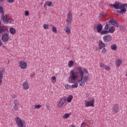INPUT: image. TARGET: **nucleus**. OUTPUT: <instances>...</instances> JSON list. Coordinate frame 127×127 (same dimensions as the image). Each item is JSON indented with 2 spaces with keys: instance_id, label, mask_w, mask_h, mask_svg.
Returning a JSON list of instances; mask_svg holds the SVG:
<instances>
[{
  "instance_id": "1",
  "label": "nucleus",
  "mask_w": 127,
  "mask_h": 127,
  "mask_svg": "<svg viewBox=\"0 0 127 127\" xmlns=\"http://www.w3.org/2000/svg\"><path fill=\"white\" fill-rule=\"evenodd\" d=\"M79 76V79H77L78 82H80L79 86L84 87L85 82H86L90 78L89 72L86 68H82L81 66H78L76 70H71L68 79L69 83L74 84L76 82V79Z\"/></svg>"
},
{
  "instance_id": "2",
  "label": "nucleus",
  "mask_w": 127,
  "mask_h": 127,
  "mask_svg": "<svg viewBox=\"0 0 127 127\" xmlns=\"http://www.w3.org/2000/svg\"><path fill=\"white\" fill-rule=\"evenodd\" d=\"M110 6H113L115 9H121V11H118L119 13H121L122 14H124V13H126L127 12V4L124 3L122 4L118 2L115 3L114 4H110Z\"/></svg>"
},
{
  "instance_id": "3",
  "label": "nucleus",
  "mask_w": 127,
  "mask_h": 127,
  "mask_svg": "<svg viewBox=\"0 0 127 127\" xmlns=\"http://www.w3.org/2000/svg\"><path fill=\"white\" fill-rule=\"evenodd\" d=\"M111 24H112V25H114L116 27H119V26H120V23H119V22H118L117 20L112 19L110 20L109 23H106V24L104 27V30H109L110 27H111Z\"/></svg>"
},
{
  "instance_id": "4",
  "label": "nucleus",
  "mask_w": 127,
  "mask_h": 127,
  "mask_svg": "<svg viewBox=\"0 0 127 127\" xmlns=\"http://www.w3.org/2000/svg\"><path fill=\"white\" fill-rule=\"evenodd\" d=\"M15 122L17 124V126L18 127H26L25 121L24 120H22L19 118V117H16L15 119Z\"/></svg>"
},
{
  "instance_id": "5",
  "label": "nucleus",
  "mask_w": 127,
  "mask_h": 127,
  "mask_svg": "<svg viewBox=\"0 0 127 127\" xmlns=\"http://www.w3.org/2000/svg\"><path fill=\"white\" fill-rule=\"evenodd\" d=\"M93 28H94V29H97V32L98 33H100V32H101L102 30H103V25L99 22H97L95 24H94Z\"/></svg>"
},
{
  "instance_id": "6",
  "label": "nucleus",
  "mask_w": 127,
  "mask_h": 127,
  "mask_svg": "<svg viewBox=\"0 0 127 127\" xmlns=\"http://www.w3.org/2000/svg\"><path fill=\"white\" fill-rule=\"evenodd\" d=\"M73 19V15H72V13L71 11H68L67 12V16L66 18V22L67 25H69V24H70L72 22V20Z\"/></svg>"
},
{
  "instance_id": "7",
  "label": "nucleus",
  "mask_w": 127,
  "mask_h": 127,
  "mask_svg": "<svg viewBox=\"0 0 127 127\" xmlns=\"http://www.w3.org/2000/svg\"><path fill=\"white\" fill-rule=\"evenodd\" d=\"M1 40L3 42H8L9 40V35L6 33H3L1 35Z\"/></svg>"
},
{
  "instance_id": "8",
  "label": "nucleus",
  "mask_w": 127,
  "mask_h": 127,
  "mask_svg": "<svg viewBox=\"0 0 127 127\" xmlns=\"http://www.w3.org/2000/svg\"><path fill=\"white\" fill-rule=\"evenodd\" d=\"M112 112L115 113L120 112V104L118 103L114 104L112 107Z\"/></svg>"
},
{
  "instance_id": "9",
  "label": "nucleus",
  "mask_w": 127,
  "mask_h": 127,
  "mask_svg": "<svg viewBox=\"0 0 127 127\" xmlns=\"http://www.w3.org/2000/svg\"><path fill=\"white\" fill-rule=\"evenodd\" d=\"M66 103V98H63L61 99V100H60L58 104V108L59 109H60V108H62L63 105Z\"/></svg>"
},
{
  "instance_id": "10",
  "label": "nucleus",
  "mask_w": 127,
  "mask_h": 127,
  "mask_svg": "<svg viewBox=\"0 0 127 127\" xmlns=\"http://www.w3.org/2000/svg\"><path fill=\"white\" fill-rule=\"evenodd\" d=\"M112 39V36L110 35H107L103 36V40L104 42H109Z\"/></svg>"
},
{
  "instance_id": "11",
  "label": "nucleus",
  "mask_w": 127,
  "mask_h": 127,
  "mask_svg": "<svg viewBox=\"0 0 127 127\" xmlns=\"http://www.w3.org/2000/svg\"><path fill=\"white\" fill-rule=\"evenodd\" d=\"M19 66L21 69H26L27 68V64L24 62H19Z\"/></svg>"
},
{
  "instance_id": "12",
  "label": "nucleus",
  "mask_w": 127,
  "mask_h": 127,
  "mask_svg": "<svg viewBox=\"0 0 127 127\" xmlns=\"http://www.w3.org/2000/svg\"><path fill=\"white\" fill-rule=\"evenodd\" d=\"M18 103L19 101L17 100H15L13 102L14 106L13 107L14 111H18Z\"/></svg>"
},
{
  "instance_id": "13",
  "label": "nucleus",
  "mask_w": 127,
  "mask_h": 127,
  "mask_svg": "<svg viewBox=\"0 0 127 127\" xmlns=\"http://www.w3.org/2000/svg\"><path fill=\"white\" fill-rule=\"evenodd\" d=\"M8 30L7 26H1L0 27V33H2V32H6Z\"/></svg>"
},
{
  "instance_id": "14",
  "label": "nucleus",
  "mask_w": 127,
  "mask_h": 127,
  "mask_svg": "<svg viewBox=\"0 0 127 127\" xmlns=\"http://www.w3.org/2000/svg\"><path fill=\"white\" fill-rule=\"evenodd\" d=\"M95 103V99H92L91 101L88 102L86 104V107H94V104Z\"/></svg>"
},
{
  "instance_id": "15",
  "label": "nucleus",
  "mask_w": 127,
  "mask_h": 127,
  "mask_svg": "<svg viewBox=\"0 0 127 127\" xmlns=\"http://www.w3.org/2000/svg\"><path fill=\"white\" fill-rule=\"evenodd\" d=\"M9 15H2L1 16V19L3 20V22L4 23H7V17H8Z\"/></svg>"
},
{
  "instance_id": "16",
  "label": "nucleus",
  "mask_w": 127,
  "mask_h": 127,
  "mask_svg": "<svg viewBox=\"0 0 127 127\" xmlns=\"http://www.w3.org/2000/svg\"><path fill=\"white\" fill-rule=\"evenodd\" d=\"M99 49L101 50L103 49V48H105V47H106V44H105L102 40H100L99 41Z\"/></svg>"
},
{
  "instance_id": "17",
  "label": "nucleus",
  "mask_w": 127,
  "mask_h": 127,
  "mask_svg": "<svg viewBox=\"0 0 127 127\" xmlns=\"http://www.w3.org/2000/svg\"><path fill=\"white\" fill-rule=\"evenodd\" d=\"M23 89L24 90H28V89H29V85H28V82H27V81H25L23 82Z\"/></svg>"
},
{
  "instance_id": "18",
  "label": "nucleus",
  "mask_w": 127,
  "mask_h": 127,
  "mask_svg": "<svg viewBox=\"0 0 127 127\" xmlns=\"http://www.w3.org/2000/svg\"><path fill=\"white\" fill-rule=\"evenodd\" d=\"M115 30H116L115 27L110 26V27L108 31L109 33H114V32H115Z\"/></svg>"
},
{
  "instance_id": "19",
  "label": "nucleus",
  "mask_w": 127,
  "mask_h": 127,
  "mask_svg": "<svg viewBox=\"0 0 127 127\" xmlns=\"http://www.w3.org/2000/svg\"><path fill=\"white\" fill-rule=\"evenodd\" d=\"M115 63L117 66V67H120L122 64H123V61H121V60L119 59L116 61Z\"/></svg>"
},
{
  "instance_id": "20",
  "label": "nucleus",
  "mask_w": 127,
  "mask_h": 127,
  "mask_svg": "<svg viewBox=\"0 0 127 127\" xmlns=\"http://www.w3.org/2000/svg\"><path fill=\"white\" fill-rule=\"evenodd\" d=\"M2 78H3V73H2V70L0 71V86L2 83Z\"/></svg>"
},
{
  "instance_id": "21",
  "label": "nucleus",
  "mask_w": 127,
  "mask_h": 127,
  "mask_svg": "<svg viewBox=\"0 0 127 127\" xmlns=\"http://www.w3.org/2000/svg\"><path fill=\"white\" fill-rule=\"evenodd\" d=\"M100 33L101 35H106L107 34H108L109 31L107 30H101Z\"/></svg>"
},
{
  "instance_id": "22",
  "label": "nucleus",
  "mask_w": 127,
  "mask_h": 127,
  "mask_svg": "<svg viewBox=\"0 0 127 127\" xmlns=\"http://www.w3.org/2000/svg\"><path fill=\"white\" fill-rule=\"evenodd\" d=\"M73 99V96L72 95H69L66 99V102H67L68 103H71V101H72V100Z\"/></svg>"
},
{
  "instance_id": "23",
  "label": "nucleus",
  "mask_w": 127,
  "mask_h": 127,
  "mask_svg": "<svg viewBox=\"0 0 127 127\" xmlns=\"http://www.w3.org/2000/svg\"><path fill=\"white\" fill-rule=\"evenodd\" d=\"M9 30L11 34H15L16 32V30L14 28L11 27L9 28Z\"/></svg>"
},
{
  "instance_id": "24",
  "label": "nucleus",
  "mask_w": 127,
  "mask_h": 127,
  "mask_svg": "<svg viewBox=\"0 0 127 127\" xmlns=\"http://www.w3.org/2000/svg\"><path fill=\"white\" fill-rule=\"evenodd\" d=\"M64 30L67 34H70L71 33V30H70V27H69V26L66 27Z\"/></svg>"
},
{
  "instance_id": "25",
  "label": "nucleus",
  "mask_w": 127,
  "mask_h": 127,
  "mask_svg": "<svg viewBox=\"0 0 127 127\" xmlns=\"http://www.w3.org/2000/svg\"><path fill=\"white\" fill-rule=\"evenodd\" d=\"M111 48L112 50H114L116 51V50H117V45L115 44H112L111 46Z\"/></svg>"
},
{
  "instance_id": "26",
  "label": "nucleus",
  "mask_w": 127,
  "mask_h": 127,
  "mask_svg": "<svg viewBox=\"0 0 127 127\" xmlns=\"http://www.w3.org/2000/svg\"><path fill=\"white\" fill-rule=\"evenodd\" d=\"M0 13H1V15H4V11H3V7L2 6H0Z\"/></svg>"
},
{
  "instance_id": "27",
  "label": "nucleus",
  "mask_w": 127,
  "mask_h": 127,
  "mask_svg": "<svg viewBox=\"0 0 127 127\" xmlns=\"http://www.w3.org/2000/svg\"><path fill=\"white\" fill-rule=\"evenodd\" d=\"M51 81L53 82V83H56V76H53L51 78Z\"/></svg>"
},
{
  "instance_id": "28",
  "label": "nucleus",
  "mask_w": 127,
  "mask_h": 127,
  "mask_svg": "<svg viewBox=\"0 0 127 127\" xmlns=\"http://www.w3.org/2000/svg\"><path fill=\"white\" fill-rule=\"evenodd\" d=\"M52 31H53V32H54V33H57V29H56V27L53 26Z\"/></svg>"
},
{
  "instance_id": "29",
  "label": "nucleus",
  "mask_w": 127,
  "mask_h": 127,
  "mask_svg": "<svg viewBox=\"0 0 127 127\" xmlns=\"http://www.w3.org/2000/svg\"><path fill=\"white\" fill-rule=\"evenodd\" d=\"M74 64V62L72 61H70L68 62V67H72Z\"/></svg>"
},
{
  "instance_id": "30",
  "label": "nucleus",
  "mask_w": 127,
  "mask_h": 127,
  "mask_svg": "<svg viewBox=\"0 0 127 127\" xmlns=\"http://www.w3.org/2000/svg\"><path fill=\"white\" fill-rule=\"evenodd\" d=\"M70 117V114H65L63 116V119H68Z\"/></svg>"
},
{
  "instance_id": "31",
  "label": "nucleus",
  "mask_w": 127,
  "mask_h": 127,
  "mask_svg": "<svg viewBox=\"0 0 127 127\" xmlns=\"http://www.w3.org/2000/svg\"><path fill=\"white\" fill-rule=\"evenodd\" d=\"M77 87H78V83H75V84H72L71 85L72 89H74V88H77Z\"/></svg>"
},
{
  "instance_id": "32",
  "label": "nucleus",
  "mask_w": 127,
  "mask_h": 127,
  "mask_svg": "<svg viewBox=\"0 0 127 127\" xmlns=\"http://www.w3.org/2000/svg\"><path fill=\"white\" fill-rule=\"evenodd\" d=\"M100 67H101V68H105L106 67V65L104 64L103 63H100L99 64Z\"/></svg>"
},
{
  "instance_id": "33",
  "label": "nucleus",
  "mask_w": 127,
  "mask_h": 127,
  "mask_svg": "<svg viewBox=\"0 0 127 127\" xmlns=\"http://www.w3.org/2000/svg\"><path fill=\"white\" fill-rule=\"evenodd\" d=\"M53 2L51 1H47L46 2V4L47 5H48V6H51Z\"/></svg>"
},
{
  "instance_id": "34",
  "label": "nucleus",
  "mask_w": 127,
  "mask_h": 127,
  "mask_svg": "<svg viewBox=\"0 0 127 127\" xmlns=\"http://www.w3.org/2000/svg\"><path fill=\"white\" fill-rule=\"evenodd\" d=\"M120 28L122 31H126V28L123 26H120Z\"/></svg>"
},
{
  "instance_id": "35",
  "label": "nucleus",
  "mask_w": 127,
  "mask_h": 127,
  "mask_svg": "<svg viewBox=\"0 0 127 127\" xmlns=\"http://www.w3.org/2000/svg\"><path fill=\"white\" fill-rule=\"evenodd\" d=\"M107 52V49L106 48H103L102 50V54H105Z\"/></svg>"
},
{
  "instance_id": "36",
  "label": "nucleus",
  "mask_w": 127,
  "mask_h": 127,
  "mask_svg": "<svg viewBox=\"0 0 127 127\" xmlns=\"http://www.w3.org/2000/svg\"><path fill=\"white\" fill-rule=\"evenodd\" d=\"M35 76V72H33L30 75V78L31 79H33V78H34Z\"/></svg>"
},
{
  "instance_id": "37",
  "label": "nucleus",
  "mask_w": 127,
  "mask_h": 127,
  "mask_svg": "<svg viewBox=\"0 0 127 127\" xmlns=\"http://www.w3.org/2000/svg\"><path fill=\"white\" fill-rule=\"evenodd\" d=\"M42 106L40 105H36L35 106V109H40L41 108Z\"/></svg>"
},
{
  "instance_id": "38",
  "label": "nucleus",
  "mask_w": 127,
  "mask_h": 127,
  "mask_svg": "<svg viewBox=\"0 0 127 127\" xmlns=\"http://www.w3.org/2000/svg\"><path fill=\"white\" fill-rule=\"evenodd\" d=\"M104 68H105V70H106L107 71H110V66H107V65H105V67H104Z\"/></svg>"
},
{
  "instance_id": "39",
  "label": "nucleus",
  "mask_w": 127,
  "mask_h": 127,
  "mask_svg": "<svg viewBox=\"0 0 127 127\" xmlns=\"http://www.w3.org/2000/svg\"><path fill=\"white\" fill-rule=\"evenodd\" d=\"M25 15L26 16H28V15H29V12H28V11H25Z\"/></svg>"
},
{
  "instance_id": "40",
  "label": "nucleus",
  "mask_w": 127,
  "mask_h": 127,
  "mask_svg": "<svg viewBox=\"0 0 127 127\" xmlns=\"http://www.w3.org/2000/svg\"><path fill=\"white\" fill-rule=\"evenodd\" d=\"M12 21H13V19H8L7 20V23H11L12 22Z\"/></svg>"
},
{
  "instance_id": "41",
  "label": "nucleus",
  "mask_w": 127,
  "mask_h": 127,
  "mask_svg": "<svg viewBox=\"0 0 127 127\" xmlns=\"http://www.w3.org/2000/svg\"><path fill=\"white\" fill-rule=\"evenodd\" d=\"M44 29H48V25L46 24H44Z\"/></svg>"
},
{
  "instance_id": "42",
  "label": "nucleus",
  "mask_w": 127,
  "mask_h": 127,
  "mask_svg": "<svg viewBox=\"0 0 127 127\" xmlns=\"http://www.w3.org/2000/svg\"><path fill=\"white\" fill-rule=\"evenodd\" d=\"M81 127H86V123L85 122H82V123L81 124Z\"/></svg>"
},
{
  "instance_id": "43",
  "label": "nucleus",
  "mask_w": 127,
  "mask_h": 127,
  "mask_svg": "<svg viewBox=\"0 0 127 127\" xmlns=\"http://www.w3.org/2000/svg\"><path fill=\"white\" fill-rule=\"evenodd\" d=\"M14 0H7V2H9V3H11L13 1H14Z\"/></svg>"
},
{
  "instance_id": "44",
  "label": "nucleus",
  "mask_w": 127,
  "mask_h": 127,
  "mask_svg": "<svg viewBox=\"0 0 127 127\" xmlns=\"http://www.w3.org/2000/svg\"><path fill=\"white\" fill-rule=\"evenodd\" d=\"M104 14H100L99 16V18H103V17H104Z\"/></svg>"
},
{
  "instance_id": "45",
  "label": "nucleus",
  "mask_w": 127,
  "mask_h": 127,
  "mask_svg": "<svg viewBox=\"0 0 127 127\" xmlns=\"http://www.w3.org/2000/svg\"><path fill=\"white\" fill-rule=\"evenodd\" d=\"M91 39H92V40H95L96 37L94 36H92L91 37Z\"/></svg>"
},
{
  "instance_id": "46",
  "label": "nucleus",
  "mask_w": 127,
  "mask_h": 127,
  "mask_svg": "<svg viewBox=\"0 0 127 127\" xmlns=\"http://www.w3.org/2000/svg\"><path fill=\"white\" fill-rule=\"evenodd\" d=\"M68 86H69V85H68L67 84H66V85H65V89H69Z\"/></svg>"
},
{
  "instance_id": "47",
  "label": "nucleus",
  "mask_w": 127,
  "mask_h": 127,
  "mask_svg": "<svg viewBox=\"0 0 127 127\" xmlns=\"http://www.w3.org/2000/svg\"><path fill=\"white\" fill-rule=\"evenodd\" d=\"M16 98V95H14L12 96V99H15Z\"/></svg>"
},
{
  "instance_id": "48",
  "label": "nucleus",
  "mask_w": 127,
  "mask_h": 127,
  "mask_svg": "<svg viewBox=\"0 0 127 127\" xmlns=\"http://www.w3.org/2000/svg\"><path fill=\"white\" fill-rule=\"evenodd\" d=\"M2 45V43H1V40H0V47Z\"/></svg>"
},
{
  "instance_id": "49",
  "label": "nucleus",
  "mask_w": 127,
  "mask_h": 127,
  "mask_svg": "<svg viewBox=\"0 0 127 127\" xmlns=\"http://www.w3.org/2000/svg\"><path fill=\"white\" fill-rule=\"evenodd\" d=\"M2 1H3V0H0V3L2 2Z\"/></svg>"
},
{
  "instance_id": "50",
  "label": "nucleus",
  "mask_w": 127,
  "mask_h": 127,
  "mask_svg": "<svg viewBox=\"0 0 127 127\" xmlns=\"http://www.w3.org/2000/svg\"><path fill=\"white\" fill-rule=\"evenodd\" d=\"M1 26V21L0 20V27Z\"/></svg>"
},
{
  "instance_id": "51",
  "label": "nucleus",
  "mask_w": 127,
  "mask_h": 127,
  "mask_svg": "<svg viewBox=\"0 0 127 127\" xmlns=\"http://www.w3.org/2000/svg\"><path fill=\"white\" fill-rule=\"evenodd\" d=\"M96 50L98 51V50H99V49H96Z\"/></svg>"
},
{
  "instance_id": "52",
  "label": "nucleus",
  "mask_w": 127,
  "mask_h": 127,
  "mask_svg": "<svg viewBox=\"0 0 127 127\" xmlns=\"http://www.w3.org/2000/svg\"><path fill=\"white\" fill-rule=\"evenodd\" d=\"M44 7H45V5H44Z\"/></svg>"
}]
</instances>
